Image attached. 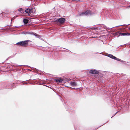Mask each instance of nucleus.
<instances>
[{
	"label": "nucleus",
	"mask_w": 130,
	"mask_h": 130,
	"mask_svg": "<svg viewBox=\"0 0 130 130\" xmlns=\"http://www.w3.org/2000/svg\"><path fill=\"white\" fill-rule=\"evenodd\" d=\"M15 27H17V26H15Z\"/></svg>",
	"instance_id": "34"
},
{
	"label": "nucleus",
	"mask_w": 130,
	"mask_h": 130,
	"mask_svg": "<svg viewBox=\"0 0 130 130\" xmlns=\"http://www.w3.org/2000/svg\"><path fill=\"white\" fill-rule=\"evenodd\" d=\"M23 21L24 23L25 24L27 23L28 22V20L26 19H25V18L23 19Z\"/></svg>",
	"instance_id": "10"
},
{
	"label": "nucleus",
	"mask_w": 130,
	"mask_h": 130,
	"mask_svg": "<svg viewBox=\"0 0 130 130\" xmlns=\"http://www.w3.org/2000/svg\"><path fill=\"white\" fill-rule=\"evenodd\" d=\"M120 32H116L115 34V36H118L119 35H120Z\"/></svg>",
	"instance_id": "14"
},
{
	"label": "nucleus",
	"mask_w": 130,
	"mask_h": 130,
	"mask_svg": "<svg viewBox=\"0 0 130 130\" xmlns=\"http://www.w3.org/2000/svg\"><path fill=\"white\" fill-rule=\"evenodd\" d=\"M102 125L100 126H99V127H97V128H96L95 129H94L93 130H96V129H98L99 127H100Z\"/></svg>",
	"instance_id": "25"
},
{
	"label": "nucleus",
	"mask_w": 130,
	"mask_h": 130,
	"mask_svg": "<svg viewBox=\"0 0 130 130\" xmlns=\"http://www.w3.org/2000/svg\"><path fill=\"white\" fill-rule=\"evenodd\" d=\"M41 36H40V35L38 37V38H39V39H40V38H41Z\"/></svg>",
	"instance_id": "23"
},
{
	"label": "nucleus",
	"mask_w": 130,
	"mask_h": 130,
	"mask_svg": "<svg viewBox=\"0 0 130 130\" xmlns=\"http://www.w3.org/2000/svg\"><path fill=\"white\" fill-rule=\"evenodd\" d=\"M39 85H44V84L42 83H41L39 84Z\"/></svg>",
	"instance_id": "22"
},
{
	"label": "nucleus",
	"mask_w": 130,
	"mask_h": 130,
	"mask_svg": "<svg viewBox=\"0 0 130 130\" xmlns=\"http://www.w3.org/2000/svg\"><path fill=\"white\" fill-rule=\"evenodd\" d=\"M35 69H36V70H38V69H36V68H35Z\"/></svg>",
	"instance_id": "35"
},
{
	"label": "nucleus",
	"mask_w": 130,
	"mask_h": 130,
	"mask_svg": "<svg viewBox=\"0 0 130 130\" xmlns=\"http://www.w3.org/2000/svg\"><path fill=\"white\" fill-rule=\"evenodd\" d=\"M72 88V89H75V88Z\"/></svg>",
	"instance_id": "33"
},
{
	"label": "nucleus",
	"mask_w": 130,
	"mask_h": 130,
	"mask_svg": "<svg viewBox=\"0 0 130 130\" xmlns=\"http://www.w3.org/2000/svg\"><path fill=\"white\" fill-rule=\"evenodd\" d=\"M35 33V32H29L28 31V34L30 35H34Z\"/></svg>",
	"instance_id": "12"
},
{
	"label": "nucleus",
	"mask_w": 130,
	"mask_h": 130,
	"mask_svg": "<svg viewBox=\"0 0 130 130\" xmlns=\"http://www.w3.org/2000/svg\"><path fill=\"white\" fill-rule=\"evenodd\" d=\"M106 56L112 59H113L117 61H118L122 62H123L124 61L116 57L112 54H108Z\"/></svg>",
	"instance_id": "2"
},
{
	"label": "nucleus",
	"mask_w": 130,
	"mask_h": 130,
	"mask_svg": "<svg viewBox=\"0 0 130 130\" xmlns=\"http://www.w3.org/2000/svg\"><path fill=\"white\" fill-rule=\"evenodd\" d=\"M21 34H23L25 35H27V34H28V31H27V32L23 31L21 32Z\"/></svg>",
	"instance_id": "15"
},
{
	"label": "nucleus",
	"mask_w": 130,
	"mask_h": 130,
	"mask_svg": "<svg viewBox=\"0 0 130 130\" xmlns=\"http://www.w3.org/2000/svg\"><path fill=\"white\" fill-rule=\"evenodd\" d=\"M40 72H41L42 73L44 72V71L42 72L41 71H40Z\"/></svg>",
	"instance_id": "30"
},
{
	"label": "nucleus",
	"mask_w": 130,
	"mask_h": 130,
	"mask_svg": "<svg viewBox=\"0 0 130 130\" xmlns=\"http://www.w3.org/2000/svg\"><path fill=\"white\" fill-rule=\"evenodd\" d=\"M127 7H130V5L128 6Z\"/></svg>",
	"instance_id": "29"
},
{
	"label": "nucleus",
	"mask_w": 130,
	"mask_h": 130,
	"mask_svg": "<svg viewBox=\"0 0 130 130\" xmlns=\"http://www.w3.org/2000/svg\"><path fill=\"white\" fill-rule=\"evenodd\" d=\"M40 39L41 40H42V38L41 37V38H40Z\"/></svg>",
	"instance_id": "28"
},
{
	"label": "nucleus",
	"mask_w": 130,
	"mask_h": 130,
	"mask_svg": "<svg viewBox=\"0 0 130 130\" xmlns=\"http://www.w3.org/2000/svg\"><path fill=\"white\" fill-rule=\"evenodd\" d=\"M22 41H20L16 44L22 46Z\"/></svg>",
	"instance_id": "13"
},
{
	"label": "nucleus",
	"mask_w": 130,
	"mask_h": 130,
	"mask_svg": "<svg viewBox=\"0 0 130 130\" xmlns=\"http://www.w3.org/2000/svg\"><path fill=\"white\" fill-rule=\"evenodd\" d=\"M45 86H46V85H45Z\"/></svg>",
	"instance_id": "38"
},
{
	"label": "nucleus",
	"mask_w": 130,
	"mask_h": 130,
	"mask_svg": "<svg viewBox=\"0 0 130 130\" xmlns=\"http://www.w3.org/2000/svg\"><path fill=\"white\" fill-rule=\"evenodd\" d=\"M124 25H119V26H115L114 27H112L111 28H110L111 29V28H113L116 27H119L120 26H124Z\"/></svg>",
	"instance_id": "18"
},
{
	"label": "nucleus",
	"mask_w": 130,
	"mask_h": 130,
	"mask_svg": "<svg viewBox=\"0 0 130 130\" xmlns=\"http://www.w3.org/2000/svg\"><path fill=\"white\" fill-rule=\"evenodd\" d=\"M94 14L93 12H92L91 11L87 10L85 12L81 13L79 14V16L87 15L88 14L90 15H92Z\"/></svg>",
	"instance_id": "1"
},
{
	"label": "nucleus",
	"mask_w": 130,
	"mask_h": 130,
	"mask_svg": "<svg viewBox=\"0 0 130 130\" xmlns=\"http://www.w3.org/2000/svg\"><path fill=\"white\" fill-rule=\"evenodd\" d=\"M31 84V83H29V84H28L27 83H23V85H25V84Z\"/></svg>",
	"instance_id": "20"
},
{
	"label": "nucleus",
	"mask_w": 130,
	"mask_h": 130,
	"mask_svg": "<svg viewBox=\"0 0 130 130\" xmlns=\"http://www.w3.org/2000/svg\"><path fill=\"white\" fill-rule=\"evenodd\" d=\"M70 80V79H67V78H66L65 79H63V83H65L66 82H67L68 81H69V80Z\"/></svg>",
	"instance_id": "11"
},
{
	"label": "nucleus",
	"mask_w": 130,
	"mask_h": 130,
	"mask_svg": "<svg viewBox=\"0 0 130 130\" xmlns=\"http://www.w3.org/2000/svg\"><path fill=\"white\" fill-rule=\"evenodd\" d=\"M93 27L91 29H93Z\"/></svg>",
	"instance_id": "32"
},
{
	"label": "nucleus",
	"mask_w": 130,
	"mask_h": 130,
	"mask_svg": "<svg viewBox=\"0 0 130 130\" xmlns=\"http://www.w3.org/2000/svg\"><path fill=\"white\" fill-rule=\"evenodd\" d=\"M130 36V33L128 32H120V35L117 37H118L120 36Z\"/></svg>",
	"instance_id": "7"
},
{
	"label": "nucleus",
	"mask_w": 130,
	"mask_h": 130,
	"mask_svg": "<svg viewBox=\"0 0 130 130\" xmlns=\"http://www.w3.org/2000/svg\"><path fill=\"white\" fill-rule=\"evenodd\" d=\"M25 12L28 14V15L30 16L33 13V8H27L25 10Z\"/></svg>",
	"instance_id": "4"
},
{
	"label": "nucleus",
	"mask_w": 130,
	"mask_h": 130,
	"mask_svg": "<svg viewBox=\"0 0 130 130\" xmlns=\"http://www.w3.org/2000/svg\"><path fill=\"white\" fill-rule=\"evenodd\" d=\"M23 9L21 8H19L18 9V11L21 12L23 11Z\"/></svg>",
	"instance_id": "16"
},
{
	"label": "nucleus",
	"mask_w": 130,
	"mask_h": 130,
	"mask_svg": "<svg viewBox=\"0 0 130 130\" xmlns=\"http://www.w3.org/2000/svg\"><path fill=\"white\" fill-rule=\"evenodd\" d=\"M29 40H26L25 41H22V46L24 47L27 46L28 42L29 41Z\"/></svg>",
	"instance_id": "6"
},
{
	"label": "nucleus",
	"mask_w": 130,
	"mask_h": 130,
	"mask_svg": "<svg viewBox=\"0 0 130 130\" xmlns=\"http://www.w3.org/2000/svg\"><path fill=\"white\" fill-rule=\"evenodd\" d=\"M54 80L55 82H57L58 83H61L63 82V79H54Z\"/></svg>",
	"instance_id": "8"
},
{
	"label": "nucleus",
	"mask_w": 130,
	"mask_h": 130,
	"mask_svg": "<svg viewBox=\"0 0 130 130\" xmlns=\"http://www.w3.org/2000/svg\"><path fill=\"white\" fill-rule=\"evenodd\" d=\"M72 1H80L82 2L83 1V0H72Z\"/></svg>",
	"instance_id": "19"
},
{
	"label": "nucleus",
	"mask_w": 130,
	"mask_h": 130,
	"mask_svg": "<svg viewBox=\"0 0 130 130\" xmlns=\"http://www.w3.org/2000/svg\"><path fill=\"white\" fill-rule=\"evenodd\" d=\"M66 109L67 111H68L69 110L68 109H67L66 108Z\"/></svg>",
	"instance_id": "26"
},
{
	"label": "nucleus",
	"mask_w": 130,
	"mask_h": 130,
	"mask_svg": "<svg viewBox=\"0 0 130 130\" xmlns=\"http://www.w3.org/2000/svg\"><path fill=\"white\" fill-rule=\"evenodd\" d=\"M39 35H38L35 33L34 34V36H35L37 38H38V37L39 36Z\"/></svg>",
	"instance_id": "17"
},
{
	"label": "nucleus",
	"mask_w": 130,
	"mask_h": 130,
	"mask_svg": "<svg viewBox=\"0 0 130 130\" xmlns=\"http://www.w3.org/2000/svg\"><path fill=\"white\" fill-rule=\"evenodd\" d=\"M70 84L71 86L72 87H74L76 86L77 84L75 82H70Z\"/></svg>",
	"instance_id": "9"
},
{
	"label": "nucleus",
	"mask_w": 130,
	"mask_h": 130,
	"mask_svg": "<svg viewBox=\"0 0 130 130\" xmlns=\"http://www.w3.org/2000/svg\"><path fill=\"white\" fill-rule=\"evenodd\" d=\"M130 25V24H128L127 25H126V26H127V25Z\"/></svg>",
	"instance_id": "27"
},
{
	"label": "nucleus",
	"mask_w": 130,
	"mask_h": 130,
	"mask_svg": "<svg viewBox=\"0 0 130 130\" xmlns=\"http://www.w3.org/2000/svg\"><path fill=\"white\" fill-rule=\"evenodd\" d=\"M106 27V26H105V27Z\"/></svg>",
	"instance_id": "37"
},
{
	"label": "nucleus",
	"mask_w": 130,
	"mask_h": 130,
	"mask_svg": "<svg viewBox=\"0 0 130 130\" xmlns=\"http://www.w3.org/2000/svg\"><path fill=\"white\" fill-rule=\"evenodd\" d=\"M57 78H58L59 79H62L60 77H57Z\"/></svg>",
	"instance_id": "24"
},
{
	"label": "nucleus",
	"mask_w": 130,
	"mask_h": 130,
	"mask_svg": "<svg viewBox=\"0 0 130 130\" xmlns=\"http://www.w3.org/2000/svg\"><path fill=\"white\" fill-rule=\"evenodd\" d=\"M128 29H129V30H130V27H129V28H128Z\"/></svg>",
	"instance_id": "31"
},
{
	"label": "nucleus",
	"mask_w": 130,
	"mask_h": 130,
	"mask_svg": "<svg viewBox=\"0 0 130 130\" xmlns=\"http://www.w3.org/2000/svg\"><path fill=\"white\" fill-rule=\"evenodd\" d=\"M105 123H105L104 124H103L102 125H103Z\"/></svg>",
	"instance_id": "36"
},
{
	"label": "nucleus",
	"mask_w": 130,
	"mask_h": 130,
	"mask_svg": "<svg viewBox=\"0 0 130 130\" xmlns=\"http://www.w3.org/2000/svg\"><path fill=\"white\" fill-rule=\"evenodd\" d=\"M89 72L91 74H98L99 73V72L98 70L94 69L90 70Z\"/></svg>",
	"instance_id": "5"
},
{
	"label": "nucleus",
	"mask_w": 130,
	"mask_h": 130,
	"mask_svg": "<svg viewBox=\"0 0 130 130\" xmlns=\"http://www.w3.org/2000/svg\"><path fill=\"white\" fill-rule=\"evenodd\" d=\"M65 19L64 18H61L59 19H55L54 21L55 22L61 24L64 23L65 22Z\"/></svg>",
	"instance_id": "3"
},
{
	"label": "nucleus",
	"mask_w": 130,
	"mask_h": 130,
	"mask_svg": "<svg viewBox=\"0 0 130 130\" xmlns=\"http://www.w3.org/2000/svg\"><path fill=\"white\" fill-rule=\"evenodd\" d=\"M118 112V111H117L115 114L113 115V116L111 117V118H112V117L114 116Z\"/></svg>",
	"instance_id": "21"
}]
</instances>
